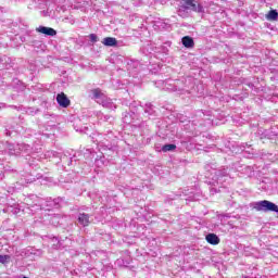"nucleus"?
<instances>
[{
    "label": "nucleus",
    "mask_w": 278,
    "mask_h": 278,
    "mask_svg": "<svg viewBox=\"0 0 278 278\" xmlns=\"http://www.w3.org/2000/svg\"><path fill=\"white\" fill-rule=\"evenodd\" d=\"M255 210L256 212H276L278 214V205L268 200L257 202Z\"/></svg>",
    "instance_id": "1"
},
{
    "label": "nucleus",
    "mask_w": 278,
    "mask_h": 278,
    "mask_svg": "<svg viewBox=\"0 0 278 278\" xmlns=\"http://www.w3.org/2000/svg\"><path fill=\"white\" fill-rule=\"evenodd\" d=\"M182 8L192 12H203V7L197 3V0H182Z\"/></svg>",
    "instance_id": "2"
},
{
    "label": "nucleus",
    "mask_w": 278,
    "mask_h": 278,
    "mask_svg": "<svg viewBox=\"0 0 278 278\" xmlns=\"http://www.w3.org/2000/svg\"><path fill=\"white\" fill-rule=\"evenodd\" d=\"M56 103H59L60 108H70L71 106V99L66 96V93L61 92L56 94Z\"/></svg>",
    "instance_id": "3"
},
{
    "label": "nucleus",
    "mask_w": 278,
    "mask_h": 278,
    "mask_svg": "<svg viewBox=\"0 0 278 278\" xmlns=\"http://www.w3.org/2000/svg\"><path fill=\"white\" fill-rule=\"evenodd\" d=\"M37 31L39 34H45V36H56L58 31L51 27H47V26H39L37 28Z\"/></svg>",
    "instance_id": "4"
},
{
    "label": "nucleus",
    "mask_w": 278,
    "mask_h": 278,
    "mask_svg": "<svg viewBox=\"0 0 278 278\" xmlns=\"http://www.w3.org/2000/svg\"><path fill=\"white\" fill-rule=\"evenodd\" d=\"M181 42L186 49H193L194 48V39L190 36H185L181 39Z\"/></svg>",
    "instance_id": "5"
},
{
    "label": "nucleus",
    "mask_w": 278,
    "mask_h": 278,
    "mask_svg": "<svg viewBox=\"0 0 278 278\" xmlns=\"http://www.w3.org/2000/svg\"><path fill=\"white\" fill-rule=\"evenodd\" d=\"M205 240L206 242H208V244H213V245L220 244V239L215 233L206 235Z\"/></svg>",
    "instance_id": "6"
},
{
    "label": "nucleus",
    "mask_w": 278,
    "mask_h": 278,
    "mask_svg": "<svg viewBox=\"0 0 278 278\" xmlns=\"http://www.w3.org/2000/svg\"><path fill=\"white\" fill-rule=\"evenodd\" d=\"M78 223L83 225V227H88V225H90V216L86 213H81L78 216Z\"/></svg>",
    "instance_id": "7"
},
{
    "label": "nucleus",
    "mask_w": 278,
    "mask_h": 278,
    "mask_svg": "<svg viewBox=\"0 0 278 278\" xmlns=\"http://www.w3.org/2000/svg\"><path fill=\"white\" fill-rule=\"evenodd\" d=\"M102 45H104V47H116V45H118V40L114 37H106L102 40Z\"/></svg>",
    "instance_id": "8"
},
{
    "label": "nucleus",
    "mask_w": 278,
    "mask_h": 278,
    "mask_svg": "<svg viewBox=\"0 0 278 278\" xmlns=\"http://www.w3.org/2000/svg\"><path fill=\"white\" fill-rule=\"evenodd\" d=\"M266 18H267V21H277V18H278V12H277V10H270V11L266 14Z\"/></svg>",
    "instance_id": "9"
},
{
    "label": "nucleus",
    "mask_w": 278,
    "mask_h": 278,
    "mask_svg": "<svg viewBox=\"0 0 278 278\" xmlns=\"http://www.w3.org/2000/svg\"><path fill=\"white\" fill-rule=\"evenodd\" d=\"M177 149V146L174 143L164 144L162 147L163 153H168V151H175Z\"/></svg>",
    "instance_id": "10"
},
{
    "label": "nucleus",
    "mask_w": 278,
    "mask_h": 278,
    "mask_svg": "<svg viewBox=\"0 0 278 278\" xmlns=\"http://www.w3.org/2000/svg\"><path fill=\"white\" fill-rule=\"evenodd\" d=\"M91 92L93 94V99H101V97H103V91L101 88H94L91 90Z\"/></svg>",
    "instance_id": "11"
},
{
    "label": "nucleus",
    "mask_w": 278,
    "mask_h": 278,
    "mask_svg": "<svg viewBox=\"0 0 278 278\" xmlns=\"http://www.w3.org/2000/svg\"><path fill=\"white\" fill-rule=\"evenodd\" d=\"M10 262V255H0V264H8Z\"/></svg>",
    "instance_id": "12"
},
{
    "label": "nucleus",
    "mask_w": 278,
    "mask_h": 278,
    "mask_svg": "<svg viewBox=\"0 0 278 278\" xmlns=\"http://www.w3.org/2000/svg\"><path fill=\"white\" fill-rule=\"evenodd\" d=\"M89 38H90L91 42H97V40H99V37H97V35H94V34H90Z\"/></svg>",
    "instance_id": "13"
}]
</instances>
